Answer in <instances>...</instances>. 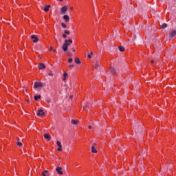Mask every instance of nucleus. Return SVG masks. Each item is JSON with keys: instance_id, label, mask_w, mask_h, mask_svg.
Returning a JSON list of instances; mask_svg holds the SVG:
<instances>
[{"instance_id": "nucleus-1", "label": "nucleus", "mask_w": 176, "mask_h": 176, "mask_svg": "<svg viewBox=\"0 0 176 176\" xmlns=\"http://www.w3.org/2000/svg\"><path fill=\"white\" fill-rule=\"evenodd\" d=\"M34 89H38V87H43V83L41 82H36L34 85Z\"/></svg>"}, {"instance_id": "nucleus-2", "label": "nucleus", "mask_w": 176, "mask_h": 176, "mask_svg": "<svg viewBox=\"0 0 176 176\" xmlns=\"http://www.w3.org/2000/svg\"><path fill=\"white\" fill-rule=\"evenodd\" d=\"M67 10H68V7L67 6H65L61 8L60 13L62 14H64L65 13V12H67Z\"/></svg>"}, {"instance_id": "nucleus-3", "label": "nucleus", "mask_w": 176, "mask_h": 176, "mask_svg": "<svg viewBox=\"0 0 176 176\" xmlns=\"http://www.w3.org/2000/svg\"><path fill=\"white\" fill-rule=\"evenodd\" d=\"M56 144L58 146L57 151H58V152H61V151H63V145H61V142H60V141H57Z\"/></svg>"}, {"instance_id": "nucleus-4", "label": "nucleus", "mask_w": 176, "mask_h": 176, "mask_svg": "<svg viewBox=\"0 0 176 176\" xmlns=\"http://www.w3.org/2000/svg\"><path fill=\"white\" fill-rule=\"evenodd\" d=\"M31 39L32 40V42L34 43H36L38 42V41H39V39L38 38V37H36V36L35 35H32L31 36Z\"/></svg>"}, {"instance_id": "nucleus-5", "label": "nucleus", "mask_w": 176, "mask_h": 176, "mask_svg": "<svg viewBox=\"0 0 176 176\" xmlns=\"http://www.w3.org/2000/svg\"><path fill=\"white\" fill-rule=\"evenodd\" d=\"M56 170L57 171L58 174H59L60 175H63V168L58 166L56 168Z\"/></svg>"}, {"instance_id": "nucleus-6", "label": "nucleus", "mask_w": 176, "mask_h": 176, "mask_svg": "<svg viewBox=\"0 0 176 176\" xmlns=\"http://www.w3.org/2000/svg\"><path fill=\"white\" fill-rule=\"evenodd\" d=\"M72 39H69V40H65V45L68 47V46H69V45H71V43H72Z\"/></svg>"}, {"instance_id": "nucleus-7", "label": "nucleus", "mask_w": 176, "mask_h": 176, "mask_svg": "<svg viewBox=\"0 0 176 176\" xmlns=\"http://www.w3.org/2000/svg\"><path fill=\"white\" fill-rule=\"evenodd\" d=\"M44 138H45V140H47V141L52 140V136H50L49 133L44 134Z\"/></svg>"}, {"instance_id": "nucleus-8", "label": "nucleus", "mask_w": 176, "mask_h": 176, "mask_svg": "<svg viewBox=\"0 0 176 176\" xmlns=\"http://www.w3.org/2000/svg\"><path fill=\"white\" fill-rule=\"evenodd\" d=\"M38 116H45V113L43 112V110L38 109L37 112Z\"/></svg>"}, {"instance_id": "nucleus-9", "label": "nucleus", "mask_w": 176, "mask_h": 176, "mask_svg": "<svg viewBox=\"0 0 176 176\" xmlns=\"http://www.w3.org/2000/svg\"><path fill=\"white\" fill-rule=\"evenodd\" d=\"M92 153H97V148H96V144H94L91 146Z\"/></svg>"}, {"instance_id": "nucleus-10", "label": "nucleus", "mask_w": 176, "mask_h": 176, "mask_svg": "<svg viewBox=\"0 0 176 176\" xmlns=\"http://www.w3.org/2000/svg\"><path fill=\"white\" fill-rule=\"evenodd\" d=\"M38 68L39 69H45V68H46V65H45V63H39Z\"/></svg>"}, {"instance_id": "nucleus-11", "label": "nucleus", "mask_w": 176, "mask_h": 176, "mask_svg": "<svg viewBox=\"0 0 176 176\" xmlns=\"http://www.w3.org/2000/svg\"><path fill=\"white\" fill-rule=\"evenodd\" d=\"M176 35V31L175 30H172L170 33V38H174Z\"/></svg>"}, {"instance_id": "nucleus-12", "label": "nucleus", "mask_w": 176, "mask_h": 176, "mask_svg": "<svg viewBox=\"0 0 176 176\" xmlns=\"http://www.w3.org/2000/svg\"><path fill=\"white\" fill-rule=\"evenodd\" d=\"M67 76H68V73H67L66 72H64L63 78V82H65V80H67Z\"/></svg>"}, {"instance_id": "nucleus-13", "label": "nucleus", "mask_w": 176, "mask_h": 176, "mask_svg": "<svg viewBox=\"0 0 176 176\" xmlns=\"http://www.w3.org/2000/svg\"><path fill=\"white\" fill-rule=\"evenodd\" d=\"M63 19L65 20V21L66 23H68V21H69V16L68 15H64L63 16Z\"/></svg>"}, {"instance_id": "nucleus-14", "label": "nucleus", "mask_w": 176, "mask_h": 176, "mask_svg": "<svg viewBox=\"0 0 176 176\" xmlns=\"http://www.w3.org/2000/svg\"><path fill=\"white\" fill-rule=\"evenodd\" d=\"M79 123V120H72V124H74L75 126L78 125Z\"/></svg>"}, {"instance_id": "nucleus-15", "label": "nucleus", "mask_w": 176, "mask_h": 176, "mask_svg": "<svg viewBox=\"0 0 176 176\" xmlns=\"http://www.w3.org/2000/svg\"><path fill=\"white\" fill-rule=\"evenodd\" d=\"M109 71L112 75H115L116 74V72L115 71V68L113 67H110Z\"/></svg>"}, {"instance_id": "nucleus-16", "label": "nucleus", "mask_w": 176, "mask_h": 176, "mask_svg": "<svg viewBox=\"0 0 176 176\" xmlns=\"http://www.w3.org/2000/svg\"><path fill=\"white\" fill-rule=\"evenodd\" d=\"M74 63L76 64H80V59H79V58H74Z\"/></svg>"}, {"instance_id": "nucleus-17", "label": "nucleus", "mask_w": 176, "mask_h": 176, "mask_svg": "<svg viewBox=\"0 0 176 176\" xmlns=\"http://www.w3.org/2000/svg\"><path fill=\"white\" fill-rule=\"evenodd\" d=\"M63 52H67V50H68V47L65 44H63Z\"/></svg>"}, {"instance_id": "nucleus-18", "label": "nucleus", "mask_w": 176, "mask_h": 176, "mask_svg": "<svg viewBox=\"0 0 176 176\" xmlns=\"http://www.w3.org/2000/svg\"><path fill=\"white\" fill-rule=\"evenodd\" d=\"M41 95L35 96H34V100L35 101H38V100H41Z\"/></svg>"}, {"instance_id": "nucleus-19", "label": "nucleus", "mask_w": 176, "mask_h": 176, "mask_svg": "<svg viewBox=\"0 0 176 176\" xmlns=\"http://www.w3.org/2000/svg\"><path fill=\"white\" fill-rule=\"evenodd\" d=\"M50 8V6H46L45 7H44V10L45 12H49V8Z\"/></svg>"}, {"instance_id": "nucleus-20", "label": "nucleus", "mask_w": 176, "mask_h": 176, "mask_svg": "<svg viewBox=\"0 0 176 176\" xmlns=\"http://www.w3.org/2000/svg\"><path fill=\"white\" fill-rule=\"evenodd\" d=\"M118 49H119L120 52H124V48L123 46H119Z\"/></svg>"}, {"instance_id": "nucleus-21", "label": "nucleus", "mask_w": 176, "mask_h": 176, "mask_svg": "<svg viewBox=\"0 0 176 176\" xmlns=\"http://www.w3.org/2000/svg\"><path fill=\"white\" fill-rule=\"evenodd\" d=\"M46 174H47V170H44V171L41 173V175H42V176H46Z\"/></svg>"}, {"instance_id": "nucleus-22", "label": "nucleus", "mask_w": 176, "mask_h": 176, "mask_svg": "<svg viewBox=\"0 0 176 176\" xmlns=\"http://www.w3.org/2000/svg\"><path fill=\"white\" fill-rule=\"evenodd\" d=\"M94 67L95 68H98V67H100V63H98V62H96Z\"/></svg>"}, {"instance_id": "nucleus-23", "label": "nucleus", "mask_w": 176, "mask_h": 176, "mask_svg": "<svg viewBox=\"0 0 176 176\" xmlns=\"http://www.w3.org/2000/svg\"><path fill=\"white\" fill-rule=\"evenodd\" d=\"M61 27H63V28H67V24L62 23H61Z\"/></svg>"}, {"instance_id": "nucleus-24", "label": "nucleus", "mask_w": 176, "mask_h": 176, "mask_svg": "<svg viewBox=\"0 0 176 176\" xmlns=\"http://www.w3.org/2000/svg\"><path fill=\"white\" fill-rule=\"evenodd\" d=\"M65 34L66 35H69V34H71V33L69 32V30H65Z\"/></svg>"}, {"instance_id": "nucleus-25", "label": "nucleus", "mask_w": 176, "mask_h": 176, "mask_svg": "<svg viewBox=\"0 0 176 176\" xmlns=\"http://www.w3.org/2000/svg\"><path fill=\"white\" fill-rule=\"evenodd\" d=\"M91 56H93V52H91V54H89L87 56V58H89V59L91 58Z\"/></svg>"}, {"instance_id": "nucleus-26", "label": "nucleus", "mask_w": 176, "mask_h": 176, "mask_svg": "<svg viewBox=\"0 0 176 176\" xmlns=\"http://www.w3.org/2000/svg\"><path fill=\"white\" fill-rule=\"evenodd\" d=\"M49 76H53L54 75V74H53V72H50L49 74H48Z\"/></svg>"}, {"instance_id": "nucleus-27", "label": "nucleus", "mask_w": 176, "mask_h": 176, "mask_svg": "<svg viewBox=\"0 0 176 176\" xmlns=\"http://www.w3.org/2000/svg\"><path fill=\"white\" fill-rule=\"evenodd\" d=\"M162 28H167V24L164 23L162 26Z\"/></svg>"}, {"instance_id": "nucleus-28", "label": "nucleus", "mask_w": 176, "mask_h": 176, "mask_svg": "<svg viewBox=\"0 0 176 176\" xmlns=\"http://www.w3.org/2000/svg\"><path fill=\"white\" fill-rule=\"evenodd\" d=\"M72 61H74V60L72 59V58H69L68 59V63H72Z\"/></svg>"}, {"instance_id": "nucleus-29", "label": "nucleus", "mask_w": 176, "mask_h": 176, "mask_svg": "<svg viewBox=\"0 0 176 176\" xmlns=\"http://www.w3.org/2000/svg\"><path fill=\"white\" fill-rule=\"evenodd\" d=\"M17 145H18L19 146H23V144H22L21 142H17Z\"/></svg>"}, {"instance_id": "nucleus-30", "label": "nucleus", "mask_w": 176, "mask_h": 176, "mask_svg": "<svg viewBox=\"0 0 176 176\" xmlns=\"http://www.w3.org/2000/svg\"><path fill=\"white\" fill-rule=\"evenodd\" d=\"M63 38H64L65 39V38H67V34H63Z\"/></svg>"}, {"instance_id": "nucleus-31", "label": "nucleus", "mask_w": 176, "mask_h": 176, "mask_svg": "<svg viewBox=\"0 0 176 176\" xmlns=\"http://www.w3.org/2000/svg\"><path fill=\"white\" fill-rule=\"evenodd\" d=\"M69 68H74V67H75V65H69Z\"/></svg>"}, {"instance_id": "nucleus-32", "label": "nucleus", "mask_w": 176, "mask_h": 176, "mask_svg": "<svg viewBox=\"0 0 176 176\" xmlns=\"http://www.w3.org/2000/svg\"><path fill=\"white\" fill-rule=\"evenodd\" d=\"M54 49H53V47H51L50 48V51H53Z\"/></svg>"}, {"instance_id": "nucleus-33", "label": "nucleus", "mask_w": 176, "mask_h": 176, "mask_svg": "<svg viewBox=\"0 0 176 176\" xmlns=\"http://www.w3.org/2000/svg\"><path fill=\"white\" fill-rule=\"evenodd\" d=\"M52 52H54V53H56V50H52Z\"/></svg>"}, {"instance_id": "nucleus-34", "label": "nucleus", "mask_w": 176, "mask_h": 176, "mask_svg": "<svg viewBox=\"0 0 176 176\" xmlns=\"http://www.w3.org/2000/svg\"><path fill=\"white\" fill-rule=\"evenodd\" d=\"M155 63V60H151V64H153Z\"/></svg>"}, {"instance_id": "nucleus-35", "label": "nucleus", "mask_w": 176, "mask_h": 176, "mask_svg": "<svg viewBox=\"0 0 176 176\" xmlns=\"http://www.w3.org/2000/svg\"><path fill=\"white\" fill-rule=\"evenodd\" d=\"M74 98V96H70V98H71V100H72V98Z\"/></svg>"}, {"instance_id": "nucleus-36", "label": "nucleus", "mask_w": 176, "mask_h": 176, "mask_svg": "<svg viewBox=\"0 0 176 176\" xmlns=\"http://www.w3.org/2000/svg\"><path fill=\"white\" fill-rule=\"evenodd\" d=\"M72 52H75V49L74 48H72Z\"/></svg>"}, {"instance_id": "nucleus-37", "label": "nucleus", "mask_w": 176, "mask_h": 176, "mask_svg": "<svg viewBox=\"0 0 176 176\" xmlns=\"http://www.w3.org/2000/svg\"><path fill=\"white\" fill-rule=\"evenodd\" d=\"M88 129H91V126L89 125V126H88Z\"/></svg>"}, {"instance_id": "nucleus-38", "label": "nucleus", "mask_w": 176, "mask_h": 176, "mask_svg": "<svg viewBox=\"0 0 176 176\" xmlns=\"http://www.w3.org/2000/svg\"><path fill=\"white\" fill-rule=\"evenodd\" d=\"M47 102H48V103L50 102V100H47Z\"/></svg>"}, {"instance_id": "nucleus-39", "label": "nucleus", "mask_w": 176, "mask_h": 176, "mask_svg": "<svg viewBox=\"0 0 176 176\" xmlns=\"http://www.w3.org/2000/svg\"><path fill=\"white\" fill-rule=\"evenodd\" d=\"M59 1H60V2H63V0H59Z\"/></svg>"}]
</instances>
